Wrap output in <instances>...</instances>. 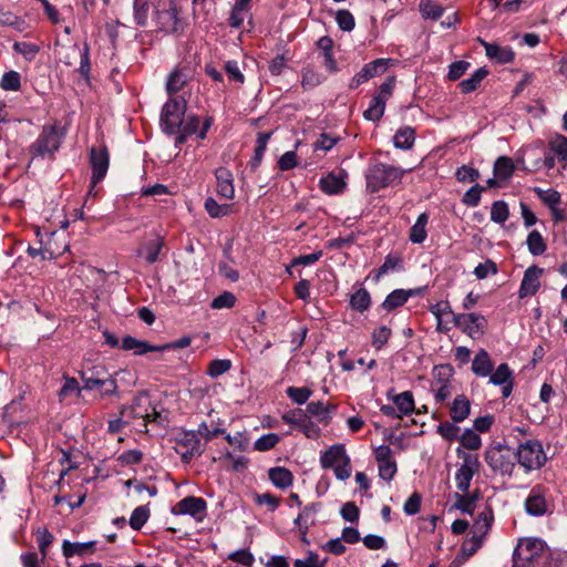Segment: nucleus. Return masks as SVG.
<instances>
[{"mask_svg":"<svg viewBox=\"0 0 567 567\" xmlns=\"http://www.w3.org/2000/svg\"><path fill=\"white\" fill-rule=\"evenodd\" d=\"M133 11L140 27H147L151 20L158 31L174 33L178 30L174 0H134Z\"/></svg>","mask_w":567,"mask_h":567,"instance_id":"1","label":"nucleus"},{"mask_svg":"<svg viewBox=\"0 0 567 567\" xmlns=\"http://www.w3.org/2000/svg\"><path fill=\"white\" fill-rule=\"evenodd\" d=\"M484 460L491 471L501 476L512 477L516 467L515 450L506 444L489 445L484 453Z\"/></svg>","mask_w":567,"mask_h":567,"instance_id":"2","label":"nucleus"},{"mask_svg":"<svg viewBox=\"0 0 567 567\" xmlns=\"http://www.w3.org/2000/svg\"><path fill=\"white\" fill-rule=\"evenodd\" d=\"M515 457L525 473L540 470L548 461L542 442L536 439L519 443L515 450Z\"/></svg>","mask_w":567,"mask_h":567,"instance_id":"3","label":"nucleus"},{"mask_svg":"<svg viewBox=\"0 0 567 567\" xmlns=\"http://www.w3.org/2000/svg\"><path fill=\"white\" fill-rule=\"evenodd\" d=\"M404 173V169L396 166L380 162L373 163L365 173L367 188L371 193H377L393 183L400 182Z\"/></svg>","mask_w":567,"mask_h":567,"instance_id":"4","label":"nucleus"},{"mask_svg":"<svg viewBox=\"0 0 567 567\" xmlns=\"http://www.w3.org/2000/svg\"><path fill=\"white\" fill-rule=\"evenodd\" d=\"M320 465L324 470H332L340 481H346L351 476V461L343 444L331 445L321 452Z\"/></svg>","mask_w":567,"mask_h":567,"instance_id":"5","label":"nucleus"},{"mask_svg":"<svg viewBox=\"0 0 567 567\" xmlns=\"http://www.w3.org/2000/svg\"><path fill=\"white\" fill-rule=\"evenodd\" d=\"M64 132L56 123L44 125L38 138L31 144L29 151L33 157L52 156L62 143Z\"/></svg>","mask_w":567,"mask_h":567,"instance_id":"6","label":"nucleus"},{"mask_svg":"<svg viewBox=\"0 0 567 567\" xmlns=\"http://www.w3.org/2000/svg\"><path fill=\"white\" fill-rule=\"evenodd\" d=\"M121 415L130 420H140L137 424L141 431H146L147 423L156 422L159 413L152 406L151 400L147 394H137L130 406H125L121 411Z\"/></svg>","mask_w":567,"mask_h":567,"instance_id":"7","label":"nucleus"},{"mask_svg":"<svg viewBox=\"0 0 567 567\" xmlns=\"http://www.w3.org/2000/svg\"><path fill=\"white\" fill-rule=\"evenodd\" d=\"M186 111V101L182 97H171L164 104L161 113V125L165 133L177 134Z\"/></svg>","mask_w":567,"mask_h":567,"instance_id":"8","label":"nucleus"},{"mask_svg":"<svg viewBox=\"0 0 567 567\" xmlns=\"http://www.w3.org/2000/svg\"><path fill=\"white\" fill-rule=\"evenodd\" d=\"M453 326L460 328L463 333L472 339L481 338L486 329L487 320L476 312L453 315Z\"/></svg>","mask_w":567,"mask_h":567,"instance_id":"9","label":"nucleus"},{"mask_svg":"<svg viewBox=\"0 0 567 567\" xmlns=\"http://www.w3.org/2000/svg\"><path fill=\"white\" fill-rule=\"evenodd\" d=\"M205 450L202 437L197 431H181L176 439V451L186 462L196 455H200Z\"/></svg>","mask_w":567,"mask_h":567,"instance_id":"10","label":"nucleus"},{"mask_svg":"<svg viewBox=\"0 0 567 567\" xmlns=\"http://www.w3.org/2000/svg\"><path fill=\"white\" fill-rule=\"evenodd\" d=\"M545 551V544L538 538L520 539L517 544L514 555L519 560L532 563L534 566H539V560Z\"/></svg>","mask_w":567,"mask_h":567,"instance_id":"11","label":"nucleus"},{"mask_svg":"<svg viewBox=\"0 0 567 567\" xmlns=\"http://www.w3.org/2000/svg\"><path fill=\"white\" fill-rule=\"evenodd\" d=\"M213 124V117H206L200 126V118L196 115H188L183 120L176 136V143L183 144L188 136L197 134L199 140L206 138V134Z\"/></svg>","mask_w":567,"mask_h":567,"instance_id":"12","label":"nucleus"},{"mask_svg":"<svg viewBox=\"0 0 567 567\" xmlns=\"http://www.w3.org/2000/svg\"><path fill=\"white\" fill-rule=\"evenodd\" d=\"M90 164L92 167V177L91 189L89 190V195L93 193V188L95 187V185L99 184L107 173L110 157L105 146L91 148Z\"/></svg>","mask_w":567,"mask_h":567,"instance_id":"13","label":"nucleus"},{"mask_svg":"<svg viewBox=\"0 0 567 567\" xmlns=\"http://www.w3.org/2000/svg\"><path fill=\"white\" fill-rule=\"evenodd\" d=\"M480 470V461L476 455L473 454H464L463 463L458 467L455 474L456 487L462 493H467L473 476Z\"/></svg>","mask_w":567,"mask_h":567,"instance_id":"14","label":"nucleus"},{"mask_svg":"<svg viewBox=\"0 0 567 567\" xmlns=\"http://www.w3.org/2000/svg\"><path fill=\"white\" fill-rule=\"evenodd\" d=\"M207 504L202 497L187 496L181 499L173 508L174 515H189L197 522H202L206 517Z\"/></svg>","mask_w":567,"mask_h":567,"instance_id":"15","label":"nucleus"},{"mask_svg":"<svg viewBox=\"0 0 567 567\" xmlns=\"http://www.w3.org/2000/svg\"><path fill=\"white\" fill-rule=\"evenodd\" d=\"M390 64L389 59H377L363 65V68L351 79L350 87L355 89L370 79L383 74Z\"/></svg>","mask_w":567,"mask_h":567,"instance_id":"16","label":"nucleus"},{"mask_svg":"<svg viewBox=\"0 0 567 567\" xmlns=\"http://www.w3.org/2000/svg\"><path fill=\"white\" fill-rule=\"evenodd\" d=\"M348 173L343 169L331 172L319 181L320 189L330 196L342 194L347 187Z\"/></svg>","mask_w":567,"mask_h":567,"instance_id":"17","label":"nucleus"},{"mask_svg":"<svg viewBox=\"0 0 567 567\" xmlns=\"http://www.w3.org/2000/svg\"><path fill=\"white\" fill-rule=\"evenodd\" d=\"M488 377L489 383L501 386L503 398H508L512 394L514 377L507 363H501Z\"/></svg>","mask_w":567,"mask_h":567,"instance_id":"18","label":"nucleus"},{"mask_svg":"<svg viewBox=\"0 0 567 567\" xmlns=\"http://www.w3.org/2000/svg\"><path fill=\"white\" fill-rule=\"evenodd\" d=\"M425 291L426 286L413 289H395L386 296L382 302V307L386 311H391L403 306L411 297L422 296Z\"/></svg>","mask_w":567,"mask_h":567,"instance_id":"19","label":"nucleus"},{"mask_svg":"<svg viewBox=\"0 0 567 567\" xmlns=\"http://www.w3.org/2000/svg\"><path fill=\"white\" fill-rule=\"evenodd\" d=\"M542 272L543 269L538 268L537 266H530L525 270L518 290V296L520 299L534 296L538 291L540 287Z\"/></svg>","mask_w":567,"mask_h":567,"instance_id":"20","label":"nucleus"},{"mask_svg":"<svg viewBox=\"0 0 567 567\" xmlns=\"http://www.w3.org/2000/svg\"><path fill=\"white\" fill-rule=\"evenodd\" d=\"M478 42L485 49L486 56L499 64L511 63L515 59L513 49L508 45H499L494 42H487L478 38Z\"/></svg>","mask_w":567,"mask_h":567,"instance_id":"21","label":"nucleus"},{"mask_svg":"<svg viewBox=\"0 0 567 567\" xmlns=\"http://www.w3.org/2000/svg\"><path fill=\"white\" fill-rule=\"evenodd\" d=\"M431 313L436 319V331L445 333L451 330L450 322L453 323L452 307L447 300H441L430 308Z\"/></svg>","mask_w":567,"mask_h":567,"instance_id":"22","label":"nucleus"},{"mask_svg":"<svg viewBox=\"0 0 567 567\" xmlns=\"http://www.w3.org/2000/svg\"><path fill=\"white\" fill-rule=\"evenodd\" d=\"M493 520V511L489 507H484V509L477 514L472 525L471 536L484 542L492 527Z\"/></svg>","mask_w":567,"mask_h":567,"instance_id":"23","label":"nucleus"},{"mask_svg":"<svg viewBox=\"0 0 567 567\" xmlns=\"http://www.w3.org/2000/svg\"><path fill=\"white\" fill-rule=\"evenodd\" d=\"M96 551V542L91 540L86 543H72L70 540H63L62 554L65 558L73 556L86 557Z\"/></svg>","mask_w":567,"mask_h":567,"instance_id":"24","label":"nucleus"},{"mask_svg":"<svg viewBox=\"0 0 567 567\" xmlns=\"http://www.w3.org/2000/svg\"><path fill=\"white\" fill-rule=\"evenodd\" d=\"M393 390L388 392V398L392 399L399 415L398 417L401 419L403 416L411 415L415 410V403L413 393L411 391H404L399 394L392 395Z\"/></svg>","mask_w":567,"mask_h":567,"instance_id":"25","label":"nucleus"},{"mask_svg":"<svg viewBox=\"0 0 567 567\" xmlns=\"http://www.w3.org/2000/svg\"><path fill=\"white\" fill-rule=\"evenodd\" d=\"M217 179V194L226 199H233L235 196V187L233 174L225 167H219L215 172Z\"/></svg>","mask_w":567,"mask_h":567,"instance_id":"26","label":"nucleus"},{"mask_svg":"<svg viewBox=\"0 0 567 567\" xmlns=\"http://www.w3.org/2000/svg\"><path fill=\"white\" fill-rule=\"evenodd\" d=\"M526 512L533 516H542L547 511V502L539 486L534 487L525 502Z\"/></svg>","mask_w":567,"mask_h":567,"instance_id":"27","label":"nucleus"},{"mask_svg":"<svg viewBox=\"0 0 567 567\" xmlns=\"http://www.w3.org/2000/svg\"><path fill=\"white\" fill-rule=\"evenodd\" d=\"M493 370L494 363L488 352L484 349L478 350L472 361L473 373L477 377L485 378L488 377Z\"/></svg>","mask_w":567,"mask_h":567,"instance_id":"28","label":"nucleus"},{"mask_svg":"<svg viewBox=\"0 0 567 567\" xmlns=\"http://www.w3.org/2000/svg\"><path fill=\"white\" fill-rule=\"evenodd\" d=\"M121 347L125 351H133L136 355H142L147 352H159V346L150 344L146 341L138 340L131 336L123 338Z\"/></svg>","mask_w":567,"mask_h":567,"instance_id":"29","label":"nucleus"},{"mask_svg":"<svg viewBox=\"0 0 567 567\" xmlns=\"http://www.w3.org/2000/svg\"><path fill=\"white\" fill-rule=\"evenodd\" d=\"M164 246V239L156 236L147 240L140 249L138 256L143 257L147 264L152 265L157 261L161 249Z\"/></svg>","mask_w":567,"mask_h":567,"instance_id":"30","label":"nucleus"},{"mask_svg":"<svg viewBox=\"0 0 567 567\" xmlns=\"http://www.w3.org/2000/svg\"><path fill=\"white\" fill-rule=\"evenodd\" d=\"M470 400L463 394L457 395L451 405V419L453 420L454 423L463 422L470 415Z\"/></svg>","mask_w":567,"mask_h":567,"instance_id":"31","label":"nucleus"},{"mask_svg":"<svg viewBox=\"0 0 567 567\" xmlns=\"http://www.w3.org/2000/svg\"><path fill=\"white\" fill-rule=\"evenodd\" d=\"M548 147L565 168L567 166V137L558 133L553 135L548 141Z\"/></svg>","mask_w":567,"mask_h":567,"instance_id":"32","label":"nucleus"},{"mask_svg":"<svg viewBox=\"0 0 567 567\" xmlns=\"http://www.w3.org/2000/svg\"><path fill=\"white\" fill-rule=\"evenodd\" d=\"M268 477L276 487L281 489L291 486L293 483L292 473L282 466L271 467L268 471Z\"/></svg>","mask_w":567,"mask_h":567,"instance_id":"33","label":"nucleus"},{"mask_svg":"<svg viewBox=\"0 0 567 567\" xmlns=\"http://www.w3.org/2000/svg\"><path fill=\"white\" fill-rule=\"evenodd\" d=\"M415 142V131L411 126H403L393 136V144L400 150H411Z\"/></svg>","mask_w":567,"mask_h":567,"instance_id":"34","label":"nucleus"},{"mask_svg":"<svg viewBox=\"0 0 567 567\" xmlns=\"http://www.w3.org/2000/svg\"><path fill=\"white\" fill-rule=\"evenodd\" d=\"M427 221H429V215L426 213H422V214L419 215L415 224L411 227L410 235H409V239L413 244H422L426 239V237H427V231H426Z\"/></svg>","mask_w":567,"mask_h":567,"instance_id":"35","label":"nucleus"},{"mask_svg":"<svg viewBox=\"0 0 567 567\" xmlns=\"http://www.w3.org/2000/svg\"><path fill=\"white\" fill-rule=\"evenodd\" d=\"M371 306V296L365 288H359L350 297V307L359 312L367 311Z\"/></svg>","mask_w":567,"mask_h":567,"instance_id":"36","label":"nucleus"},{"mask_svg":"<svg viewBox=\"0 0 567 567\" xmlns=\"http://www.w3.org/2000/svg\"><path fill=\"white\" fill-rule=\"evenodd\" d=\"M73 52H78L80 55V66L78 69L79 73L85 79L89 80L91 72V61H90V47L87 43H84L83 48H80L78 44L72 47Z\"/></svg>","mask_w":567,"mask_h":567,"instance_id":"37","label":"nucleus"},{"mask_svg":"<svg viewBox=\"0 0 567 567\" xmlns=\"http://www.w3.org/2000/svg\"><path fill=\"white\" fill-rule=\"evenodd\" d=\"M488 71L485 68L477 69L468 79L463 80L458 85L463 93L475 91L481 82L487 76Z\"/></svg>","mask_w":567,"mask_h":567,"instance_id":"38","label":"nucleus"},{"mask_svg":"<svg viewBox=\"0 0 567 567\" xmlns=\"http://www.w3.org/2000/svg\"><path fill=\"white\" fill-rule=\"evenodd\" d=\"M455 507L462 513L473 515L476 507V501L478 499V493L472 494L464 493L463 495L456 494Z\"/></svg>","mask_w":567,"mask_h":567,"instance_id":"39","label":"nucleus"},{"mask_svg":"<svg viewBox=\"0 0 567 567\" xmlns=\"http://www.w3.org/2000/svg\"><path fill=\"white\" fill-rule=\"evenodd\" d=\"M187 82V75L182 70H174L167 78L166 92L172 95L179 92Z\"/></svg>","mask_w":567,"mask_h":567,"instance_id":"40","label":"nucleus"},{"mask_svg":"<svg viewBox=\"0 0 567 567\" xmlns=\"http://www.w3.org/2000/svg\"><path fill=\"white\" fill-rule=\"evenodd\" d=\"M526 244L528 251L533 256L543 255L547 249V245L538 230H533L528 234Z\"/></svg>","mask_w":567,"mask_h":567,"instance_id":"41","label":"nucleus"},{"mask_svg":"<svg viewBox=\"0 0 567 567\" xmlns=\"http://www.w3.org/2000/svg\"><path fill=\"white\" fill-rule=\"evenodd\" d=\"M385 104V101L374 95L363 113L364 118L372 122L379 121L384 114Z\"/></svg>","mask_w":567,"mask_h":567,"instance_id":"42","label":"nucleus"},{"mask_svg":"<svg viewBox=\"0 0 567 567\" xmlns=\"http://www.w3.org/2000/svg\"><path fill=\"white\" fill-rule=\"evenodd\" d=\"M514 172V164L512 158L507 156H501L494 164V175L499 179H507Z\"/></svg>","mask_w":567,"mask_h":567,"instance_id":"43","label":"nucleus"},{"mask_svg":"<svg viewBox=\"0 0 567 567\" xmlns=\"http://www.w3.org/2000/svg\"><path fill=\"white\" fill-rule=\"evenodd\" d=\"M318 512V505L311 504L306 506L295 519V524L301 529H308L315 522V515Z\"/></svg>","mask_w":567,"mask_h":567,"instance_id":"44","label":"nucleus"},{"mask_svg":"<svg viewBox=\"0 0 567 567\" xmlns=\"http://www.w3.org/2000/svg\"><path fill=\"white\" fill-rule=\"evenodd\" d=\"M420 12L425 19L437 20L443 14V8L433 0H422L420 2Z\"/></svg>","mask_w":567,"mask_h":567,"instance_id":"45","label":"nucleus"},{"mask_svg":"<svg viewBox=\"0 0 567 567\" xmlns=\"http://www.w3.org/2000/svg\"><path fill=\"white\" fill-rule=\"evenodd\" d=\"M35 536L41 553V560H44L53 542V535L47 528H38Z\"/></svg>","mask_w":567,"mask_h":567,"instance_id":"46","label":"nucleus"},{"mask_svg":"<svg viewBox=\"0 0 567 567\" xmlns=\"http://www.w3.org/2000/svg\"><path fill=\"white\" fill-rule=\"evenodd\" d=\"M509 216L508 205L504 200H497L492 205L491 219L496 224H504Z\"/></svg>","mask_w":567,"mask_h":567,"instance_id":"47","label":"nucleus"},{"mask_svg":"<svg viewBox=\"0 0 567 567\" xmlns=\"http://www.w3.org/2000/svg\"><path fill=\"white\" fill-rule=\"evenodd\" d=\"M148 517L150 509L146 506H138L133 511L130 517V526L134 530H140L147 522Z\"/></svg>","mask_w":567,"mask_h":567,"instance_id":"48","label":"nucleus"},{"mask_svg":"<svg viewBox=\"0 0 567 567\" xmlns=\"http://www.w3.org/2000/svg\"><path fill=\"white\" fill-rule=\"evenodd\" d=\"M391 333V329L386 326H380L379 328L374 329L371 336L372 347L377 350L382 349L388 343Z\"/></svg>","mask_w":567,"mask_h":567,"instance_id":"49","label":"nucleus"},{"mask_svg":"<svg viewBox=\"0 0 567 567\" xmlns=\"http://www.w3.org/2000/svg\"><path fill=\"white\" fill-rule=\"evenodd\" d=\"M0 86L6 91H18L21 86L20 74L16 71L6 72L0 81Z\"/></svg>","mask_w":567,"mask_h":567,"instance_id":"50","label":"nucleus"},{"mask_svg":"<svg viewBox=\"0 0 567 567\" xmlns=\"http://www.w3.org/2000/svg\"><path fill=\"white\" fill-rule=\"evenodd\" d=\"M229 205H220L213 197L205 200V209L213 218L226 216L229 213Z\"/></svg>","mask_w":567,"mask_h":567,"instance_id":"51","label":"nucleus"},{"mask_svg":"<svg viewBox=\"0 0 567 567\" xmlns=\"http://www.w3.org/2000/svg\"><path fill=\"white\" fill-rule=\"evenodd\" d=\"M306 412L310 416L318 417L319 421H323V422H328V420L330 417L329 416V409H328V406L324 405L320 401L308 403V405L306 408Z\"/></svg>","mask_w":567,"mask_h":567,"instance_id":"52","label":"nucleus"},{"mask_svg":"<svg viewBox=\"0 0 567 567\" xmlns=\"http://www.w3.org/2000/svg\"><path fill=\"white\" fill-rule=\"evenodd\" d=\"M286 393L295 403L301 405L308 401L312 394V391L306 386H289Z\"/></svg>","mask_w":567,"mask_h":567,"instance_id":"53","label":"nucleus"},{"mask_svg":"<svg viewBox=\"0 0 567 567\" xmlns=\"http://www.w3.org/2000/svg\"><path fill=\"white\" fill-rule=\"evenodd\" d=\"M484 542L477 539V538H474V537H468L463 544H462V547H461V554H460V557H461V560H466L468 559L471 556H473L480 548L481 546L483 545Z\"/></svg>","mask_w":567,"mask_h":567,"instance_id":"54","label":"nucleus"},{"mask_svg":"<svg viewBox=\"0 0 567 567\" xmlns=\"http://www.w3.org/2000/svg\"><path fill=\"white\" fill-rule=\"evenodd\" d=\"M280 441V437L276 433H268L259 437L255 443L254 447L257 451L265 452L274 449Z\"/></svg>","mask_w":567,"mask_h":567,"instance_id":"55","label":"nucleus"},{"mask_svg":"<svg viewBox=\"0 0 567 567\" xmlns=\"http://www.w3.org/2000/svg\"><path fill=\"white\" fill-rule=\"evenodd\" d=\"M236 297L233 292L225 291L213 299L210 307L213 309H229L235 306Z\"/></svg>","mask_w":567,"mask_h":567,"instance_id":"56","label":"nucleus"},{"mask_svg":"<svg viewBox=\"0 0 567 567\" xmlns=\"http://www.w3.org/2000/svg\"><path fill=\"white\" fill-rule=\"evenodd\" d=\"M461 444L468 450H478L482 445V440L477 433L467 429L461 436Z\"/></svg>","mask_w":567,"mask_h":567,"instance_id":"57","label":"nucleus"},{"mask_svg":"<svg viewBox=\"0 0 567 567\" xmlns=\"http://www.w3.org/2000/svg\"><path fill=\"white\" fill-rule=\"evenodd\" d=\"M326 561L320 560L318 554L308 551L303 558L293 561V567H324Z\"/></svg>","mask_w":567,"mask_h":567,"instance_id":"58","label":"nucleus"},{"mask_svg":"<svg viewBox=\"0 0 567 567\" xmlns=\"http://www.w3.org/2000/svg\"><path fill=\"white\" fill-rule=\"evenodd\" d=\"M299 165L296 151L285 152L278 159V167L280 171H290Z\"/></svg>","mask_w":567,"mask_h":567,"instance_id":"59","label":"nucleus"},{"mask_svg":"<svg viewBox=\"0 0 567 567\" xmlns=\"http://www.w3.org/2000/svg\"><path fill=\"white\" fill-rule=\"evenodd\" d=\"M225 72L229 81H233L238 84H243L245 82V76L240 71L237 61H227L225 63Z\"/></svg>","mask_w":567,"mask_h":567,"instance_id":"60","label":"nucleus"},{"mask_svg":"<svg viewBox=\"0 0 567 567\" xmlns=\"http://www.w3.org/2000/svg\"><path fill=\"white\" fill-rule=\"evenodd\" d=\"M401 266V259L398 256L388 255L384 259V262L379 267L377 279L381 276L386 275L389 271H394L399 269Z\"/></svg>","mask_w":567,"mask_h":567,"instance_id":"61","label":"nucleus"},{"mask_svg":"<svg viewBox=\"0 0 567 567\" xmlns=\"http://www.w3.org/2000/svg\"><path fill=\"white\" fill-rule=\"evenodd\" d=\"M336 21L343 31H351L355 25L354 18L348 10H339L336 14Z\"/></svg>","mask_w":567,"mask_h":567,"instance_id":"62","label":"nucleus"},{"mask_svg":"<svg viewBox=\"0 0 567 567\" xmlns=\"http://www.w3.org/2000/svg\"><path fill=\"white\" fill-rule=\"evenodd\" d=\"M230 367L231 363L229 360L216 359L209 363L207 372L212 378H217L226 373Z\"/></svg>","mask_w":567,"mask_h":567,"instance_id":"63","label":"nucleus"},{"mask_svg":"<svg viewBox=\"0 0 567 567\" xmlns=\"http://www.w3.org/2000/svg\"><path fill=\"white\" fill-rule=\"evenodd\" d=\"M307 417V414L301 409L290 410L281 415V419L287 424L293 425L299 429L300 423Z\"/></svg>","mask_w":567,"mask_h":567,"instance_id":"64","label":"nucleus"}]
</instances>
